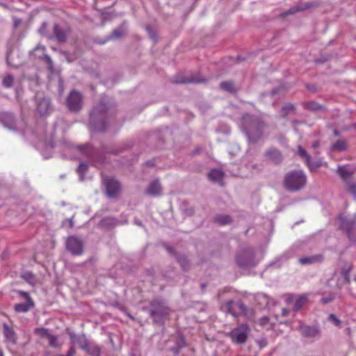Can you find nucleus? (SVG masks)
Segmentation results:
<instances>
[{"label":"nucleus","instance_id":"obj_1","mask_svg":"<svg viewBox=\"0 0 356 356\" xmlns=\"http://www.w3.org/2000/svg\"><path fill=\"white\" fill-rule=\"evenodd\" d=\"M264 124L262 122L249 115L243 116L241 122V128L247 136L249 141L257 142L261 138Z\"/></svg>","mask_w":356,"mask_h":356},{"label":"nucleus","instance_id":"obj_54","mask_svg":"<svg viewBox=\"0 0 356 356\" xmlns=\"http://www.w3.org/2000/svg\"><path fill=\"white\" fill-rule=\"evenodd\" d=\"M69 223H70V226L72 227V219H70L69 220Z\"/></svg>","mask_w":356,"mask_h":356},{"label":"nucleus","instance_id":"obj_55","mask_svg":"<svg viewBox=\"0 0 356 356\" xmlns=\"http://www.w3.org/2000/svg\"><path fill=\"white\" fill-rule=\"evenodd\" d=\"M179 263H180V264L181 265V266H182L183 268H185V267H184V264L182 263V261H181V259L179 260Z\"/></svg>","mask_w":356,"mask_h":356},{"label":"nucleus","instance_id":"obj_28","mask_svg":"<svg viewBox=\"0 0 356 356\" xmlns=\"http://www.w3.org/2000/svg\"><path fill=\"white\" fill-rule=\"evenodd\" d=\"M216 222L218 224L224 225L231 222V218L227 215H219L216 217Z\"/></svg>","mask_w":356,"mask_h":356},{"label":"nucleus","instance_id":"obj_17","mask_svg":"<svg viewBox=\"0 0 356 356\" xmlns=\"http://www.w3.org/2000/svg\"><path fill=\"white\" fill-rule=\"evenodd\" d=\"M54 31L58 42H64L66 40L68 34L67 30L61 29L58 25H55Z\"/></svg>","mask_w":356,"mask_h":356},{"label":"nucleus","instance_id":"obj_22","mask_svg":"<svg viewBox=\"0 0 356 356\" xmlns=\"http://www.w3.org/2000/svg\"><path fill=\"white\" fill-rule=\"evenodd\" d=\"M337 172L343 180H347L353 174V170L346 166H339Z\"/></svg>","mask_w":356,"mask_h":356},{"label":"nucleus","instance_id":"obj_13","mask_svg":"<svg viewBox=\"0 0 356 356\" xmlns=\"http://www.w3.org/2000/svg\"><path fill=\"white\" fill-rule=\"evenodd\" d=\"M300 330L302 334L307 337H315L319 335V330L316 327L301 325Z\"/></svg>","mask_w":356,"mask_h":356},{"label":"nucleus","instance_id":"obj_24","mask_svg":"<svg viewBox=\"0 0 356 356\" xmlns=\"http://www.w3.org/2000/svg\"><path fill=\"white\" fill-rule=\"evenodd\" d=\"M276 321V317L269 318L267 316H264L260 319V324L265 327L266 329L269 330L273 327V325H274Z\"/></svg>","mask_w":356,"mask_h":356},{"label":"nucleus","instance_id":"obj_14","mask_svg":"<svg viewBox=\"0 0 356 356\" xmlns=\"http://www.w3.org/2000/svg\"><path fill=\"white\" fill-rule=\"evenodd\" d=\"M147 193L152 195L156 196L161 194L162 188L161 186L160 183L158 180H154L149 184V187L147 189Z\"/></svg>","mask_w":356,"mask_h":356},{"label":"nucleus","instance_id":"obj_8","mask_svg":"<svg viewBox=\"0 0 356 356\" xmlns=\"http://www.w3.org/2000/svg\"><path fill=\"white\" fill-rule=\"evenodd\" d=\"M66 248L72 254L79 255L83 252V243L79 238L70 236L66 241Z\"/></svg>","mask_w":356,"mask_h":356},{"label":"nucleus","instance_id":"obj_29","mask_svg":"<svg viewBox=\"0 0 356 356\" xmlns=\"http://www.w3.org/2000/svg\"><path fill=\"white\" fill-rule=\"evenodd\" d=\"M322 163L321 161H312L311 159H309V161L307 162V165L309 167V168L311 170H315L318 168H319L321 165Z\"/></svg>","mask_w":356,"mask_h":356},{"label":"nucleus","instance_id":"obj_21","mask_svg":"<svg viewBox=\"0 0 356 356\" xmlns=\"http://www.w3.org/2000/svg\"><path fill=\"white\" fill-rule=\"evenodd\" d=\"M45 51V47L43 45L38 44L34 49L33 52L35 56H38L40 58L43 57L50 67L52 65V60L49 56L43 54Z\"/></svg>","mask_w":356,"mask_h":356},{"label":"nucleus","instance_id":"obj_45","mask_svg":"<svg viewBox=\"0 0 356 356\" xmlns=\"http://www.w3.org/2000/svg\"><path fill=\"white\" fill-rule=\"evenodd\" d=\"M350 270V267L348 266V270ZM342 275H343V277L344 280L348 282L349 281L348 271L345 272V269H343Z\"/></svg>","mask_w":356,"mask_h":356},{"label":"nucleus","instance_id":"obj_53","mask_svg":"<svg viewBox=\"0 0 356 356\" xmlns=\"http://www.w3.org/2000/svg\"><path fill=\"white\" fill-rule=\"evenodd\" d=\"M296 8L291 9L289 10V13H294L296 11Z\"/></svg>","mask_w":356,"mask_h":356},{"label":"nucleus","instance_id":"obj_36","mask_svg":"<svg viewBox=\"0 0 356 356\" xmlns=\"http://www.w3.org/2000/svg\"><path fill=\"white\" fill-rule=\"evenodd\" d=\"M307 107L312 111H318L322 108V106L316 102H310L307 104Z\"/></svg>","mask_w":356,"mask_h":356},{"label":"nucleus","instance_id":"obj_58","mask_svg":"<svg viewBox=\"0 0 356 356\" xmlns=\"http://www.w3.org/2000/svg\"><path fill=\"white\" fill-rule=\"evenodd\" d=\"M137 225H140H140H141V223H140V222H137Z\"/></svg>","mask_w":356,"mask_h":356},{"label":"nucleus","instance_id":"obj_16","mask_svg":"<svg viewBox=\"0 0 356 356\" xmlns=\"http://www.w3.org/2000/svg\"><path fill=\"white\" fill-rule=\"evenodd\" d=\"M266 158L275 163H278L282 161L281 153L275 149H270L266 153Z\"/></svg>","mask_w":356,"mask_h":356},{"label":"nucleus","instance_id":"obj_34","mask_svg":"<svg viewBox=\"0 0 356 356\" xmlns=\"http://www.w3.org/2000/svg\"><path fill=\"white\" fill-rule=\"evenodd\" d=\"M257 300H261V302H259L260 305H267L268 304V298L263 293H259L257 296Z\"/></svg>","mask_w":356,"mask_h":356},{"label":"nucleus","instance_id":"obj_10","mask_svg":"<svg viewBox=\"0 0 356 356\" xmlns=\"http://www.w3.org/2000/svg\"><path fill=\"white\" fill-rule=\"evenodd\" d=\"M253 252L250 250L243 251L237 256L238 264L241 267L253 265Z\"/></svg>","mask_w":356,"mask_h":356},{"label":"nucleus","instance_id":"obj_5","mask_svg":"<svg viewBox=\"0 0 356 356\" xmlns=\"http://www.w3.org/2000/svg\"><path fill=\"white\" fill-rule=\"evenodd\" d=\"M249 327L247 325L243 324L232 330L229 335L234 342L242 344L244 343L249 334Z\"/></svg>","mask_w":356,"mask_h":356},{"label":"nucleus","instance_id":"obj_31","mask_svg":"<svg viewBox=\"0 0 356 356\" xmlns=\"http://www.w3.org/2000/svg\"><path fill=\"white\" fill-rule=\"evenodd\" d=\"M87 169H88V165L84 162H81L79 164V166L78 168V170H77V171L80 175L81 180H83V175L86 172Z\"/></svg>","mask_w":356,"mask_h":356},{"label":"nucleus","instance_id":"obj_19","mask_svg":"<svg viewBox=\"0 0 356 356\" xmlns=\"http://www.w3.org/2000/svg\"><path fill=\"white\" fill-rule=\"evenodd\" d=\"M1 121L5 127H7L9 129H15V119L12 114H3L1 117Z\"/></svg>","mask_w":356,"mask_h":356},{"label":"nucleus","instance_id":"obj_23","mask_svg":"<svg viewBox=\"0 0 356 356\" xmlns=\"http://www.w3.org/2000/svg\"><path fill=\"white\" fill-rule=\"evenodd\" d=\"M323 260L321 255H314L311 257H305L299 259V262L301 264H309L316 262H320Z\"/></svg>","mask_w":356,"mask_h":356},{"label":"nucleus","instance_id":"obj_30","mask_svg":"<svg viewBox=\"0 0 356 356\" xmlns=\"http://www.w3.org/2000/svg\"><path fill=\"white\" fill-rule=\"evenodd\" d=\"M220 88H221V89L226 90V91H229V92H232L234 90L233 83L229 81H225V82L221 83Z\"/></svg>","mask_w":356,"mask_h":356},{"label":"nucleus","instance_id":"obj_44","mask_svg":"<svg viewBox=\"0 0 356 356\" xmlns=\"http://www.w3.org/2000/svg\"><path fill=\"white\" fill-rule=\"evenodd\" d=\"M77 342L79 343L80 346L82 349H85L88 345L87 341L85 337H79Z\"/></svg>","mask_w":356,"mask_h":356},{"label":"nucleus","instance_id":"obj_7","mask_svg":"<svg viewBox=\"0 0 356 356\" xmlns=\"http://www.w3.org/2000/svg\"><path fill=\"white\" fill-rule=\"evenodd\" d=\"M67 106L71 111H77L82 106V95L80 92L72 90L67 99Z\"/></svg>","mask_w":356,"mask_h":356},{"label":"nucleus","instance_id":"obj_46","mask_svg":"<svg viewBox=\"0 0 356 356\" xmlns=\"http://www.w3.org/2000/svg\"><path fill=\"white\" fill-rule=\"evenodd\" d=\"M46 28H47V24L46 23H43L41 26V27L39 29V33L41 34V35H44L45 33V30H46Z\"/></svg>","mask_w":356,"mask_h":356},{"label":"nucleus","instance_id":"obj_18","mask_svg":"<svg viewBox=\"0 0 356 356\" xmlns=\"http://www.w3.org/2000/svg\"><path fill=\"white\" fill-rule=\"evenodd\" d=\"M208 177L211 181L221 184L224 173L220 169H212L208 174Z\"/></svg>","mask_w":356,"mask_h":356},{"label":"nucleus","instance_id":"obj_43","mask_svg":"<svg viewBox=\"0 0 356 356\" xmlns=\"http://www.w3.org/2000/svg\"><path fill=\"white\" fill-rule=\"evenodd\" d=\"M23 277L30 284H33L34 277L31 273H25Z\"/></svg>","mask_w":356,"mask_h":356},{"label":"nucleus","instance_id":"obj_11","mask_svg":"<svg viewBox=\"0 0 356 356\" xmlns=\"http://www.w3.org/2000/svg\"><path fill=\"white\" fill-rule=\"evenodd\" d=\"M229 312L236 316L238 314H245L247 308L241 302H229L227 305Z\"/></svg>","mask_w":356,"mask_h":356},{"label":"nucleus","instance_id":"obj_49","mask_svg":"<svg viewBox=\"0 0 356 356\" xmlns=\"http://www.w3.org/2000/svg\"><path fill=\"white\" fill-rule=\"evenodd\" d=\"M319 144L320 143H319L318 141H314V142L312 143V147L316 149V148L318 147Z\"/></svg>","mask_w":356,"mask_h":356},{"label":"nucleus","instance_id":"obj_26","mask_svg":"<svg viewBox=\"0 0 356 356\" xmlns=\"http://www.w3.org/2000/svg\"><path fill=\"white\" fill-rule=\"evenodd\" d=\"M347 145L346 141L343 140H339L332 145L331 150L342 152L345 151Z\"/></svg>","mask_w":356,"mask_h":356},{"label":"nucleus","instance_id":"obj_12","mask_svg":"<svg viewBox=\"0 0 356 356\" xmlns=\"http://www.w3.org/2000/svg\"><path fill=\"white\" fill-rule=\"evenodd\" d=\"M38 102L37 104V109L41 115H47L51 109L50 101L46 97H40L38 96Z\"/></svg>","mask_w":356,"mask_h":356},{"label":"nucleus","instance_id":"obj_9","mask_svg":"<svg viewBox=\"0 0 356 356\" xmlns=\"http://www.w3.org/2000/svg\"><path fill=\"white\" fill-rule=\"evenodd\" d=\"M19 293L26 301L24 303H18L15 305V310L17 312L26 313L29 312L34 306V302L31 298L28 293L19 291Z\"/></svg>","mask_w":356,"mask_h":356},{"label":"nucleus","instance_id":"obj_52","mask_svg":"<svg viewBox=\"0 0 356 356\" xmlns=\"http://www.w3.org/2000/svg\"><path fill=\"white\" fill-rule=\"evenodd\" d=\"M9 58H10V54H8L7 55V63L9 65H13L10 63V60H9Z\"/></svg>","mask_w":356,"mask_h":356},{"label":"nucleus","instance_id":"obj_40","mask_svg":"<svg viewBox=\"0 0 356 356\" xmlns=\"http://www.w3.org/2000/svg\"><path fill=\"white\" fill-rule=\"evenodd\" d=\"M348 191L356 197V183L350 182L348 184Z\"/></svg>","mask_w":356,"mask_h":356},{"label":"nucleus","instance_id":"obj_32","mask_svg":"<svg viewBox=\"0 0 356 356\" xmlns=\"http://www.w3.org/2000/svg\"><path fill=\"white\" fill-rule=\"evenodd\" d=\"M14 78L11 75H8L3 79V85L6 87H10L13 83Z\"/></svg>","mask_w":356,"mask_h":356},{"label":"nucleus","instance_id":"obj_38","mask_svg":"<svg viewBox=\"0 0 356 356\" xmlns=\"http://www.w3.org/2000/svg\"><path fill=\"white\" fill-rule=\"evenodd\" d=\"M80 151L82 152H84L88 158H90L91 160H92V157L90 154H89V152L91 151V147L90 145H86L80 147Z\"/></svg>","mask_w":356,"mask_h":356},{"label":"nucleus","instance_id":"obj_33","mask_svg":"<svg viewBox=\"0 0 356 356\" xmlns=\"http://www.w3.org/2000/svg\"><path fill=\"white\" fill-rule=\"evenodd\" d=\"M298 152L300 156L305 158L306 160V163L309 161L311 156L307 153V152L301 147L298 146Z\"/></svg>","mask_w":356,"mask_h":356},{"label":"nucleus","instance_id":"obj_35","mask_svg":"<svg viewBox=\"0 0 356 356\" xmlns=\"http://www.w3.org/2000/svg\"><path fill=\"white\" fill-rule=\"evenodd\" d=\"M48 339H49V343L51 346L56 348L60 346L58 342V339H57L56 337H55L52 334H50V335H49Z\"/></svg>","mask_w":356,"mask_h":356},{"label":"nucleus","instance_id":"obj_37","mask_svg":"<svg viewBox=\"0 0 356 356\" xmlns=\"http://www.w3.org/2000/svg\"><path fill=\"white\" fill-rule=\"evenodd\" d=\"M328 318L334 325L337 327L341 325V321L334 314H330Z\"/></svg>","mask_w":356,"mask_h":356},{"label":"nucleus","instance_id":"obj_27","mask_svg":"<svg viewBox=\"0 0 356 356\" xmlns=\"http://www.w3.org/2000/svg\"><path fill=\"white\" fill-rule=\"evenodd\" d=\"M186 346L184 339L182 337H179L177 341L176 346L171 348V351L175 355H178L180 350Z\"/></svg>","mask_w":356,"mask_h":356},{"label":"nucleus","instance_id":"obj_50","mask_svg":"<svg viewBox=\"0 0 356 356\" xmlns=\"http://www.w3.org/2000/svg\"><path fill=\"white\" fill-rule=\"evenodd\" d=\"M289 312V310L288 309H282V314L283 316H286Z\"/></svg>","mask_w":356,"mask_h":356},{"label":"nucleus","instance_id":"obj_39","mask_svg":"<svg viewBox=\"0 0 356 356\" xmlns=\"http://www.w3.org/2000/svg\"><path fill=\"white\" fill-rule=\"evenodd\" d=\"M294 110V106L293 104H289L282 108L281 111V115L284 117L286 115V111H293Z\"/></svg>","mask_w":356,"mask_h":356},{"label":"nucleus","instance_id":"obj_56","mask_svg":"<svg viewBox=\"0 0 356 356\" xmlns=\"http://www.w3.org/2000/svg\"><path fill=\"white\" fill-rule=\"evenodd\" d=\"M0 356H3V352L0 350Z\"/></svg>","mask_w":356,"mask_h":356},{"label":"nucleus","instance_id":"obj_57","mask_svg":"<svg viewBox=\"0 0 356 356\" xmlns=\"http://www.w3.org/2000/svg\"><path fill=\"white\" fill-rule=\"evenodd\" d=\"M334 134H335L336 136H337V135H338V132H337V131H334Z\"/></svg>","mask_w":356,"mask_h":356},{"label":"nucleus","instance_id":"obj_41","mask_svg":"<svg viewBox=\"0 0 356 356\" xmlns=\"http://www.w3.org/2000/svg\"><path fill=\"white\" fill-rule=\"evenodd\" d=\"M35 332L41 336L47 337V338L49 337V335L51 334L49 333L48 330L45 328H37L35 330Z\"/></svg>","mask_w":356,"mask_h":356},{"label":"nucleus","instance_id":"obj_25","mask_svg":"<svg viewBox=\"0 0 356 356\" xmlns=\"http://www.w3.org/2000/svg\"><path fill=\"white\" fill-rule=\"evenodd\" d=\"M308 295L303 294L298 296L295 302L293 309L295 311H298L307 301Z\"/></svg>","mask_w":356,"mask_h":356},{"label":"nucleus","instance_id":"obj_2","mask_svg":"<svg viewBox=\"0 0 356 356\" xmlns=\"http://www.w3.org/2000/svg\"><path fill=\"white\" fill-rule=\"evenodd\" d=\"M307 179L302 170L289 172L284 178V185L290 191H298L306 184Z\"/></svg>","mask_w":356,"mask_h":356},{"label":"nucleus","instance_id":"obj_4","mask_svg":"<svg viewBox=\"0 0 356 356\" xmlns=\"http://www.w3.org/2000/svg\"><path fill=\"white\" fill-rule=\"evenodd\" d=\"M168 312L169 309L161 301L156 300L151 304L149 314L154 318V321L156 323H161L163 318L168 315Z\"/></svg>","mask_w":356,"mask_h":356},{"label":"nucleus","instance_id":"obj_15","mask_svg":"<svg viewBox=\"0 0 356 356\" xmlns=\"http://www.w3.org/2000/svg\"><path fill=\"white\" fill-rule=\"evenodd\" d=\"M339 225L341 229H346L348 237H351V232L353 230L355 224L353 222H350L343 216H339Z\"/></svg>","mask_w":356,"mask_h":356},{"label":"nucleus","instance_id":"obj_47","mask_svg":"<svg viewBox=\"0 0 356 356\" xmlns=\"http://www.w3.org/2000/svg\"><path fill=\"white\" fill-rule=\"evenodd\" d=\"M332 300H333V296H330L328 298H323L321 300L323 303L326 304V303L330 302Z\"/></svg>","mask_w":356,"mask_h":356},{"label":"nucleus","instance_id":"obj_51","mask_svg":"<svg viewBox=\"0 0 356 356\" xmlns=\"http://www.w3.org/2000/svg\"><path fill=\"white\" fill-rule=\"evenodd\" d=\"M202 81V80H200V79H193V80L188 81L187 82L200 83Z\"/></svg>","mask_w":356,"mask_h":356},{"label":"nucleus","instance_id":"obj_48","mask_svg":"<svg viewBox=\"0 0 356 356\" xmlns=\"http://www.w3.org/2000/svg\"><path fill=\"white\" fill-rule=\"evenodd\" d=\"M21 22H22L21 19L15 18L14 19V26L15 28L18 27L21 24Z\"/></svg>","mask_w":356,"mask_h":356},{"label":"nucleus","instance_id":"obj_42","mask_svg":"<svg viewBox=\"0 0 356 356\" xmlns=\"http://www.w3.org/2000/svg\"><path fill=\"white\" fill-rule=\"evenodd\" d=\"M123 31L122 29H115L113 32L111 38H119L120 36L123 35Z\"/></svg>","mask_w":356,"mask_h":356},{"label":"nucleus","instance_id":"obj_6","mask_svg":"<svg viewBox=\"0 0 356 356\" xmlns=\"http://www.w3.org/2000/svg\"><path fill=\"white\" fill-rule=\"evenodd\" d=\"M103 183L107 196L111 198L115 197L120 190L119 182L113 177H106L103 179Z\"/></svg>","mask_w":356,"mask_h":356},{"label":"nucleus","instance_id":"obj_3","mask_svg":"<svg viewBox=\"0 0 356 356\" xmlns=\"http://www.w3.org/2000/svg\"><path fill=\"white\" fill-rule=\"evenodd\" d=\"M100 107H104L103 111H104V106L100 105L95 107L90 114V129L92 132L103 131L106 129L104 120L99 118V115L102 112Z\"/></svg>","mask_w":356,"mask_h":356},{"label":"nucleus","instance_id":"obj_20","mask_svg":"<svg viewBox=\"0 0 356 356\" xmlns=\"http://www.w3.org/2000/svg\"><path fill=\"white\" fill-rule=\"evenodd\" d=\"M3 334L6 340L11 343H16V335L13 329L6 324H3Z\"/></svg>","mask_w":356,"mask_h":356}]
</instances>
